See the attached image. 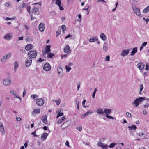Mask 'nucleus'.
I'll list each match as a JSON object with an SVG mask.
<instances>
[{"label": "nucleus", "mask_w": 149, "mask_h": 149, "mask_svg": "<svg viewBox=\"0 0 149 149\" xmlns=\"http://www.w3.org/2000/svg\"><path fill=\"white\" fill-rule=\"evenodd\" d=\"M59 7L60 10L61 11H62L64 10V8H63L61 6V5H59V6H58Z\"/></svg>", "instance_id": "680f3d73"}, {"label": "nucleus", "mask_w": 149, "mask_h": 149, "mask_svg": "<svg viewBox=\"0 0 149 149\" xmlns=\"http://www.w3.org/2000/svg\"><path fill=\"white\" fill-rule=\"evenodd\" d=\"M67 56V54H65V55H61V57L62 58H66V57Z\"/></svg>", "instance_id": "5fc2aeb1"}, {"label": "nucleus", "mask_w": 149, "mask_h": 149, "mask_svg": "<svg viewBox=\"0 0 149 149\" xmlns=\"http://www.w3.org/2000/svg\"><path fill=\"white\" fill-rule=\"evenodd\" d=\"M48 135V134L47 133H44L41 136V138L43 141L45 140Z\"/></svg>", "instance_id": "6ab92c4d"}, {"label": "nucleus", "mask_w": 149, "mask_h": 149, "mask_svg": "<svg viewBox=\"0 0 149 149\" xmlns=\"http://www.w3.org/2000/svg\"><path fill=\"white\" fill-rule=\"evenodd\" d=\"M38 95L36 94L32 95H31V98L34 100L36 99L37 98H38Z\"/></svg>", "instance_id": "2f4dec72"}, {"label": "nucleus", "mask_w": 149, "mask_h": 149, "mask_svg": "<svg viewBox=\"0 0 149 149\" xmlns=\"http://www.w3.org/2000/svg\"><path fill=\"white\" fill-rule=\"evenodd\" d=\"M76 129L78 131H81L82 130V127L81 126H77Z\"/></svg>", "instance_id": "a19ab883"}, {"label": "nucleus", "mask_w": 149, "mask_h": 149, "mask_svg": "<svg viewBox=\"0 0 149 149\" xmlns=\"http://www.w3.org/2000/svg\"><path fill=\"white\" fill-rule=\"evenodd\" d=\"M147 44V42H144L142 43V46H143V47H145V46H146Z\"/></svg>", "instance_id": "774afa93"}, {"label": "nucleus", "mask_w": 149, "mask_h": 149, "mask_svg": "<svg viewBox=\"0 0 149 149\" xmlns=\"http://www.w3.org/2000/svg\"><path fill=\"white\" fill-rule=\"evenodd\" d=\"M137 47H135L132 50L131 52V53L130 54L131 56H134L137 52Z\"/></svg>", "instance_id": "412c9836"}, {"label": "nucleus", "mask_w": 149, "mask_h": 149, "mask_svg": "<svg viewBox=\"0 0 149 149\" xmlns=\"http://www.w3.org/2000/svg\"><path fill=\"white\" fill-rule=\"evenodd\" d=\"M66 124V123L65 122L62 125L61 127V129H64L66 127H67V126H64V125H65Z\"/></svg>", "instance_id": "79ce46f5"}, {"label": "nucleus", "mask_w": 149, "mask_h": 149, "mask_svg": "<svg viewBox=\"0 0 149 149\" xmlns=\"http://www.w3.org/2000/svg\"><path fill=\"white\" fill-rule=\"evenodd\" d=\"M51 45H47L45 47V50L42 52L43 54H47L51 51L50 49Z\"/></svg>", "instance_id": "423d86ee"}, {"label": "nucleus", "mask_w": 149, "mask_h": 149, "mask_svg": "<svg viewBox=\"0 0 149 149\" xmlns=\"http://www.w3.org/2000/svg\"><path fill=\"white\" fill-rule=\"evenodd\" d=\"M56 2L55 4L57 5L58 6L61 5V0H55Z\"/></svg>", "instance_id": "f704fd0d"}, {"label": "nucleus", "mask_w": 149, "mask_h": 149, "mask_svg": "<svg viewBox=\"0 0 149 149\" xmlns=\"http://www.w3.org/2000/svg\"><path fill=\"white\" fill-rule=\"evenodd\" d=\"M30 9L31 8L30 6H27V10L29 14H31L30 11Z\"/></svg>", "instance_id": "58836bf2"}, {"label": "nucleus", "mask_w": 149, "mask_h": 149, "mask_svg": "<svg viewBox=\"0 0 149 149\" xmlns=\"http://www.w3.org/2000/svg\"><path fill=\"white\" fill-rule=\"evenodd\" d=\"M44 61V60H42L41 58H40L37 61V62H38L39 63H41Z\"/></svg>", "instance_id": "69168bd1"}, {"label": "nucleus", "mask_w": 149, "mask_h": 149, "mask_svg": "<svg viewBox=\"0 0 149 149\" xmlns=\"http://www.w3.org/2000/svg\"><path fill=\"white\" fill-rule=\"evenodd\" d=\"M133 9L134 13L137 15L140 16V9L137 8L135 7L134 8L133 7Z\"/></svg>", "instance_id": "4468645a"}, {"label": "nucleus", "mask_w": 149, "mask_h": 149, "mask_svg": "<svg viewBox=\"0 0 149 149\" xmlns=\"http://www.w3.org/2000/svg\"><path fill=\"white\" fill-rule=\"evenodd\" d=\"M21 6L22 8H25L26 7V4L24 3H23L21 5Z\"/></svg>", "instance_id": "338daca9"}, {"label": "nucleus", "mask_w": 149, "mask_h": 149, "mask_svg": "<svg viewBox=\"0 0 149 149\" xmlns=\"http://www.w3.org/2000/svg\"><path fill=\"white\" fill-rule=\"evenodd\" d=\"M72 36V35H71L70 34H69L65 36V39H66L69 38L71 37Z\"/></svg>", "instance_id": "13d9d810"}, {"label": "nucleus", "mask_w": 149, "mask_h": 149, "mask_svg": "<svg viewBox=\"0 0 149 149\" xmlns=\"http://www.w3.org/2000/svg\"><path fill=\"white\" fill-rule=\"evenodd\" d=\"M57 71L58 73V76L62 78L63 75V72L62 68L60 67H59L57 68Z\"/></svg>", "instance_id": "6e6552de"}, {"label": "nucleus", "mask_w": 149, "mask_h": 149, "mask_svg": "<svg viewBox=\"0 0 149 149\" xmlns=\"http://www.w3.org/2000/svg\"><path fill=\"white\" fill-rule=\"evenodd\" d=\"M137 66L140 70H142L144 68L145 65L142 62H140L138 64Z\"/></svg>", "instance_id": "dca6fc26"}, {"label": "nucleus", "mask_w": 149, "mask_h": 149, "mask_svg": "<svg viewBox=\"0 0 149 149\" xmlns=\"http://www.w3.org/2000/svg\"><path fill=\"white\" fill-rule=\"evenodd\" d=\"M61 33V32L60 31H56V37H57L59 36Z\"/></svg>", "instance_id": "8fccbe9b"}, {"label": "nucleus", "mask_w": 149, "mask_h": 149, "mask_svg": "<svg viewBox=\"0 0 149 149\" xmlns=\"http://www.w3.org/2000/svg\"><path fill=\"white\" fill-rule=\"evenodd\" d=\"M51 67L50 65L48 63H46L43 67V70L46 71H49L51 70Z\"/></svg>", "instance_id": "0eeeda50"}, {"label": "nucleus", "mask_w": 149, "mask_h": 149, "mask_svg": "<svg viewBox=\"0 0 149 149\" xmlns=\"http://www.w3.org/2000/svg\"><path fill=\"white\" fill-rule=\"evenodd\" d=\"M62 30L63 33H65L66 30V26L65 25H63L61 26Z\"/></svg>", "instance_id": "72a5a7b5"}, {"label": "nucleus", "mask_w": 149, "mask_h": 149, "mask_svg": "<svg viewBox=\"0 0 149 149\" xmlns=\"http://www.w3.org/2000/svg\"><path fill=\"white\" fill-rule=\"evenodd\" d=\"M33 46L31 44L26 45L25 47V49L27 50H29L33 49Z\"/></svg>", "instance_id": "a211bd4d"}, {"label": "nucleus", "mask_w": 149, "mask_h": 149, "mask_svg": "<svg viewBox=\"0 0 149 149\" xmlns=\"http://www.w3.org/2000/svg\"><path fill=\"white\" fill-rule=\"evenodd\" d=\"M55 102H56V105H59L60 104L61 101L59 100H54Z\"/></svg>", "instance_id": "a18cd8bd"}, {"label": "nucleus", "mask_w": 149, "mask_h": 149, "mask_svg": "<svg viewBox=\"0 0 149 149\" xmlns=\"http://www.w3.org/2000/svg\"><path fill=\"white\" fill-rule=\"evenodd\" d=\"M64 52L66 53H69L71 52V50L70 47L68 45H67L64 49Z\"/></svg>", "instance_id": "f3484780"}, {"label": "nucleus", "mask_w": 149, "mask_h": 149, "mask_svg": "<svg viewBox=\"0 0 149 149\" xmlns=\"http://www.w3.org/2000/svg\"><path fill=\"white\" fill-rule=\"evenodd\" d=\"M143 20L146 21V24H147L148 22L149 21V19H146L145 17H143Z\"/></svg>", "instance_id": "09e8293b"}, {"label": "nucleus", "mask_w": 149, "mask_h": 149, "mask_svg": "<svg viewBox=\"0 0 149 149\" xmlns=\"http://www.w3.org/2000/svg\"><path fill=\"white\" fill-rule=\"evenodd\" d=\"M111 109L105 108L104 111V113H105V116L107 118L111 119H115L114 117L109 115L111 113Z\"/></svg>", "instance_id": "f03ea898"}, {"label": "nucleus", "mask_w": 149, "mask_h": 149, "mask_svg": "<svg viewBox=\"0 0 149 149\" xmlns=\"http://www.w3.org/2000/svg\"><path fill=\"white\" fill-rule=\"evenodd\" d=\"M14 95L15 96V97H15V98H18L20 100V101H21V98L18 95H17L16 94H14Z\"/></svg>", "instance_id": "4d7b16f0"}, {"label": "nucleus", "mask_w": 149, "mask_h": 149, "mask_svg": "<svg viewBox=\"0 0 149 149\" xmlns=\"http://www.w3.org/2000/svg\"><path fill=\"white\" fill-rule=\"evenodd\" d=\"M32 59L28 57L25 61V66L27 67H29L32 63Z\"/></svg>", "instance_id": "20e7f679"}, {"label": "nucleus", "mask_w": 149, "mask_h": 149, "mask_svg": "<svg viewBox=\"0 0 149 149\" xmlns=\"http://www.w3.org/2000/svg\"><path fill=\"white\" fill-rule=\"evenodd\" d=\"M97 113L99 114H104V111H103L102 109L98 108L97 110Z\"/></svg>", "instance_id": "5701e85b"}, {"label": "nucleus", "mask_w": 149, "mask_h": 149, "mask_svg": "<svg viewBox=\"0 0 149 149\" xmlns=\"http://www.w3.org/2000/svg\"><path fill=\"white\" fill-rule=\"evenodd\" d=\"M105 60L106 61H108L110 60V56H107L106 57Z\"/></svg>", "instance_id": "603ef678"}, {"label": "nucleus", "mask_w": 149, "mask_h": 149, "mask_svg": "<svg viewBox=\"0 0 149 149\" xmlns=\"http://www.w3.org/2000/svg\"><path fill=\"white\" fill-rule=\"evenodd\" d=\"M36 104L39 106H42L44 103V100L42 98L38 99L36 101Z\"/></svg>", "instance_id": "39448f33"}, {"label": "nucleus", "mask_w": 149, "mask_h": 149, "mask_svg": "<svg viewBox=\"0 0 149 149\" xmlns=\"http://www.w3.org/2000/svg\"><path fill=\"white\" fill-rule=\"evenodd\" d=\"M76 104L77 105V109L79 110V101H76Z\"/></svg>", "instance_id": "ea45409f"}, {"label": "nucleus", "mask_w": 149, "mask_h": 149, "mask_svg": "<svg viewBox=\"0 0 149 149\" xmlns=\"http://www.w3.org/2000/svg\"><path fill=\"white\" fill-rule=\"evenodd\" d=\"M38 129V128L36 129L34 132H33L31 133V135H33V137H34L38 136V135L36 134V131Z\"/></svg>", "instance_id": "37998d69"}, {"label": "nucleus", "mask_w": 149, "mask_h": 149, "mask_svg": "<svg viewBox=\"0 0 149 149\" xmlns=\"http://www.w3.org/2000/svg\"><path fill=\"white\" fill-rule=\"evenodd\" d=\"M86 102V100H84L82 102V106H83V107L84 108L86 107V106H85L84 105Z\"/></svg>", "instance_id": "c03bdc74"}, {"label": "nucleus", "mask_w": 149, "mask_h": 149, "mask_svg": "<svg viewBox=\"0 0 149 149\" xmlns=\"http://www.w3.org/2000/svg\"><path fill=\"white\" fill-rule=\"evenodd\" d=\"M37 53L35 51L31 50L29 51L27 54V56L31 59L35 58L37 56Z\"/></svg>", "instance_id": "7ed1b4c3"}, {"label": "nucleus", "mask_w": 149, "mask_h": 149, "mask_svg": "<svg viewBox=\"0 0 149 149\" xmlns=\"http://www.w3.org/2000/svg\"><path fill=\"white\" fill-rule=\"evenodd\" d=\"M145 69L146 70H149V65L148 64H146V67Z\"/></svg>", "instance_id": "864d4df0"}, {"label": "nucleus", "mask_w": 149, "mask_h": 149, "mask_svg": "<svg viewBox=\"0 0 149 149\" xmlns=\"http://www.w3.org/2000/svg\"><path fill=\"white\" fill-rule=\"evenodd\" d=\"M63 114H64L63 112L58 113V114H57V116L56 118H58L59 117H60V116H62L63 115Z\"/></svg>", "instance_id": "4c0bfd02"}, {"label": "nucleus", "mask_w": 149, "mask_h": 149, "mask_svg": "<svg viewBox=\"0 0 149 149\" xmlns=\"http://www.w3.org/2000/svg\"><path fill=\"white\" fill-rule=\"evenodd\" d=\"M11 83V81L8 79H6L4 80L3 84L4 86L9 85Z\"/></svg>", "instance_id": "9d476101"}, {"label": "nucleus", "mask_w": 149, "mask_h": 149, "mask_svg": "<svg viewBox=\"0 0 149 149\" xmlns=\"http://www.w3.org/2000/svg\"><path fill=\"white\" fill-rule=\"evenodd\" d=\"M35 110H36V112H35V113L36 114H37V113H40V109H35Z\"/></svg>", "instance_id": "49530a36"}, {"label": "nucleus", "mask_w": 149, "mask_h": 149, "mask_svg": "<svg viewBox=\"0 0 149 149\" xmlns=\"http://www.w3.org/2000/svg\"><path fill=\"white\" fill-rule=\"evenodd\" d=\"M65 145L67 146H68L69 147H70V146L69 145V143L68 141H66V143H65Z\"/></svg>", "instance_id": "bf43d9fd"}, {"label": "nucleus", "mask_w": 149, "mask_h": 149, "mask_svg": "<svg viewBox=\"0 0 149 149\" xmlns=\"http://www.w3.org/2000/svg\"><path fill=\"white\" fill-rule=\"evenodd\" d=\"M42 120L43 122L45 124H47V116H43L42 118Z\"/></svg>", "instance_id": "4be33fe9"}, {"label": "nucleus", "mask_w": 149, "mask_h": 149, "mask_svg": "<svg viewBox=\"0 0 149 149\" xmlns=\"http://www.w3.org/2000/svg\"><path fill=\"white\" fill-rule=\"evenodd\" d=\"M129 53V49H124L122 50L121 55L122 56H124L127 55Z\"/></svg>", "instance_id": "f8f14e48"}, {"label": "nucleus", "mask_w": 149, "mask_h": 149, "mask_svg": "<svg viewBox=\"0 0 149 149\" xmlns=\"http://www.w3.org/2000/svg\"><path fill=\"white\" fill-rule=\"evenodd\" d=\"M65 68L67 72H69L71 69V68L70 67H69V66H68L67 65L65 66Z\"/></svg>", "instance_id": "e433bc0d"}, {"label": "nucleus", "mask_w": 149, "mask_h": 149, "mask_svg": "<svg viewBox=\"0 0 149 149\" xmlns=\"http://www.w3.org/2000/svg\"><path fill=\"white\" fill-rule=\"evenodd\" d=\"M128 128L130 130H134L137 128V127L136 125H133L131 126H128Z\"/></svg>", "instance_id": "bb28decb"}, {"label": "nucleus", "mask_w": 149, "mask_h": 149, "mask_svg": "<svg viewBox=\"0 0 149 149\" xmlns=\"http://www.w3.org/2000/svg\"><path fill=\"white\" fill-rule=\"evenodd\" d=\"M11 56V54L10 53H9L5 55L1 59V62H3L6 59L10 58Z\"/></svg>", "instance_id": "1a4fd4ad"}, {"label": "nucleus", "mask_w": 149, "mask_h": 149, "mask_svg": "<svg viewBox=\"0 0 149 149\" xmlns=\"http://www.w3.org/2000/svg\"><path fill=\"white\" fill-rule=\"evenodd\" d=\"M93 113V111L91 110H89L86 113H85L86 116L91 115Z\"/></svg>", "instance_id": "473e14b6"}, {"label": "nucleus", "mask_w": 149, "mask_h": 149, "mask_svg": "<svg viewBox=\"0 0 149 149\" xmlns=\"http://www.w3.org/2000/svg\"><path fill=\"white\" fill-rule=\"evenodd\" d=\"M140 87V89H139V94H141V91H142L143 88V85L142 84H141L139 86Z\"/></svg>", "instance_id": "7c9ffc66"}, {"label": "nucleus", "mask_w": 149, "mask_h": 149, "mask_svg": "<svg viewBox=\"0 0 149 149\" xmlns=\"http://www.w3.org/2000/svg\"><path fill=\"white\" fill-rule=\"evenodd\" d=\"M100 36L101 38L103 41H105L106 40L107 37L103 33H102L100 34Z\"/></svg>", "instance_id": "393cba45"}, {"label": "nucleus", "mask_w": 149, "mask_h": 149, "mask_svg": "<svg viewBox=\"0 0 149 149\" xmlns=\"http://www.w3.org/2000/svg\"><path fill=\"white\" fill-rule=\"evenodd\" d=\"M145 99L143 97H140L139 98H137L132 103V105H135V107H137Z\"/></svg>", "instance_id": "f257e3e1"}, {"label": "nucleus", "mask_w": 149, "mask_h": 149, "mask_svg": "<svg viewBox=\"0 0 149 149\" xmlns=\"http://www.w3.org/2000/svg\"><path fill=\"white\" fill-rule=\"evenodd\" d=\"M108 46V44L106 42H104L103 45V50L105 52H107L108 50V47H107Z\"/></svg>", "instance_id": "aec40b11"}, {"label": "nucleus", "mask_w": 149, "mask_h": 149, "mask_svg": "<svg viewBox=\"0 0 149 149\" xmlns=\"http://www.w3.org/2000/svg\"><path fill=\"white\" fill-rule=\"evenodd\" d=\"M108 147V146L103 145L102 146V149H107Z\"/></svg>", "instance_id": "3c124183"}, {"label": "nucleus", "mask_w": 149, "mask_h": 149, "mask_svg": "<svg viewBox=\"0 0 149 149\" xmlns=\"http://www.w3.org/2000/svg\"><path fill=\"white\" fill-rule=\"evenodd\" d=\"M86 116V113L83 114L81 115V117L82 118H84Z\"/></svg>", "instance_id": "0e129e2a"}, {"label": "nucleus", "mask_w": 149, "mask_h": 149, "mask_svg": "<svg viewBox=\"0 0 149 149\" xmlns=\"http://www.w3.org/2000/svg\"><path fill=\"white\" fill-rule=\"evenodd\" d=\"M126 115L128 117H130L131 116V114L129 112H127L126 113Z\"/></svg>", "instance_id": "052dcab7"}, {"label": "nucleus", "mask_w": 149, "mask_h": 149, "mask_svg": "<svg viewBox=\"0 0 149 149\" xmlns=\"http://www.w3.org/2000/svg\"><path fill=\"white\" fill-rule=\"evenodd\" d=\"M14 65V70L15 72L16 71L17 68L19 66L18 64L17 61H15L13 63Z\"/></svg>", "instance_id": "a878e982"}, {"label": "nucleus", "mask_w": 149, "mask_h": 149, "mask_svg": "<svg viewBox=\"0 0 149 149\" xmlns=\"http://www.w3.org/2000/svg\"><path fill=\"white\" fill-rule=\"evenodd\" d=\"M48 55L47 57L48 58H52L53 56L55 55L54 54V53H51L49 52L47 53Z\"/></svg>", "instance_id": "c756f323"}, {"label": "nucleus", "mask_w": 149, "mask_h": 149, "mask_svg": "<svg viewBox=\"0 0 149 149\" xmlns=\"http://www.w3.org/2000/svg\"><path fill=\"white\" fill-rule=\"evenodd\" d=\"M0 131L2 135H4L5 134L4 129L1 123H0Z\"/></svg>", "instance_id": "2eb2a0df"}, {"label": "nucleus", "mask_w": 149, "mask_h": 149, "mask_svg": "<svg viewBox=\"0 0 149 149\" xmlns=\"http://www.w3.org/2000/svg\"><path fill=\"white\" fill-rule=\"evenodd\" d=\"M39 11V8L34 7L32 9V12L33 13H34L35 14L37 12H38Z\"/></svg>", "instance_id": "cd10ccee"}, {"label": "nucleus", "mask_w": 149, "mask_h": 149, "mask_svg": "<svg viewBox=\"0 0 149 149\" xmlns=\"http://www.w3.org/2000/svg\"><path fill=\"white\" fill-rule=\"evenodd\" d=\"M143 13L145 14L149 12V6H148L143 10Z\"/></svg>", "instance_id": "c85d7f7f"}, {"label": "nucleus", "mask_w": 149, "mask_h": 149, "mask_svg": "<svg viewBox=\"0 0 149 149\" xmlns=\"http://www.w3.org/2000/svg\"><path fill=\"white\" fill-rule=\"evenodd\" d=\"M16 120L17 121H20L21 120V118L19 117H17L16 118Z\"/></svg>", "instance_id": "e2e57ef3"}, {"label": "nucleus", "mask_w": 149, "mask_h": 149, "mask_svg": "<svg viewBox=\"0 0 149 149\" xmlns=\"http://www.w3.org/2000/svg\"><path fill=\"white\" fill-rule=\"evenodd\" d=\"M103 145L104 144L102 143L101 142H100L99 143H98L97 144V146H98L101 147L102 148Z\"/></svg>", "instance_id": "de8ad7c7"}, {"label": "nucleus", "mask_w": 149, "mask_h": 149, "mask_svg": "<svg viewBox=\"0 0 149 149\" xmlns=\"http://www.w3.org/2000/svg\"><path fill=\"white\" fill-rule=\"evenodd\" d=\"M38 28L40 31L41 32L44 31L45 28V24L42 23H40L39 25Z\"/></svg>", "instance_id": "9b49d317"}, {"label": "nucleus", "mask_w": 149, "mask_h": 149, "mask_svg": "<svg viewBox=\"0 0 149 149\" xmlns=\"http://www.w3.org/2000/svg\"><path fill=\"white\" fill-rule=\"evenodd\" d=\"M137 135L139 136L140 137H141L142 136H143L144 135V134L143 133H138Z\"/></svg>", "instance_id": "6e6d98bb"}, {"label": "nucleus", "mask_w": 149, "mask_h": 149, "mask_svg": "<svg viewBox=\"0 0 149 149\" xmlns=\"http://www.w3.org/2000/svg\"><path fill=\"white\" fill-rule=\"evenodd\" d=\"M98 40V38L97 37L91 38L89 40V41L91 42H93Z\"/></svg>", "instance_id": "b1692460"}, {"label": "nucleus", "mask_w": 149, "mask_h": 149, "mask_svg": "<svg viewBox=\"0 0 149 149\" xmlns=\"http://www.w3.org/2000/svg\"><path fill=\"white\" fill-rule=\"evenodd\" d=\"M12 37V34L11 33H9L6 34L4 36V39L6 40H9Z\"/></svg>", "instance_id": "ddd939ff"}, {"label": "nucleus", "mask_w": 149, "mask_h": 149, "mask_svg": "<svg viewBox=\"0 0 149 149\" xmlns=\"http://www.w3.org/2000/svg\"><path fill=\"white\" fill-rule=\"evenodd\" d=\"M116 144V143H111L109 146H108V147L111 148H113L115 146Z\"/></svg>", "instance_id": "c9c22d12"}]
</instances>
